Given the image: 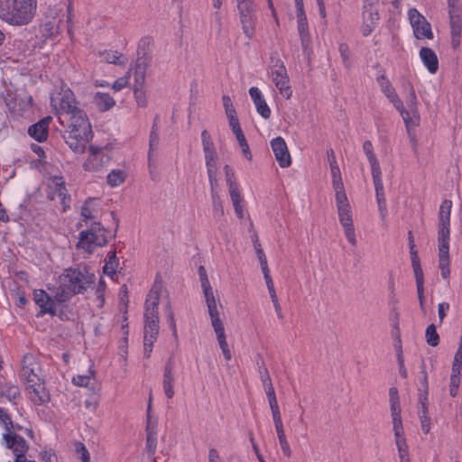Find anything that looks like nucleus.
Listing matches in <instances>:
<instances>
[{"label":"nucleus","mask_w":462,"mask_h":462,"mask_svg":"<svg viewBox=\"0 0 462 462\" xmlns=\"http://www.w3.org/2000/svg\"><path fill=\"white\" fill-rule=\"evenodd\" d=\"M37 0H0V20L12 26H25L36 14Z\"/></svg>","instance_id":"obj_3"},{"label":"nucleus","mask_w":462,"mask_h":462,"mask_svg":"<svg viewBox=\"0 0 462 462\" xmlns=\"http://www.w3.org/2000/svg\"><path fill=\"white\" fill-rule=\"evenodd\" d=\"M276 433H277L279 443H280V446H281L283 455L287 457H290L291 456V449L290 444L288 442V439H287V437L285 434V430H283L278 431Z\"/></svg>","instance_id":"obj_40"},{"label":"nucleus","mask_w":462,"mask_h":462,"mask_svg":"<svg viewBox=\"0 0 462 462\" xmlns=\"http://www.w3.org/2000/svg\"><path fill=\"white\" fill-rule=\"evenodd\" d=\"M51 103L57 110L60 124L66 127L63 134L66 143L73 152H83L92 138V129L73 92L69 88L63 89L58 97L51 98Z\"/></svg>","instance_id":"obj_1"},{"label":"nucleus","mask_w":462,"mask_h":462,"mask_svg":"<svg viewBox=\"0 0 462 462\" xmlns=\"http://www.w3.org/2000/svg\"><path fill=\"white\" fill-rule=\"evenodd\" d=\"M222 100L226 116L232 117L233 116H236L231 98L228 96H223Z\"/></svg>","instance_id":"obj_47"},{"label":"nucleus","mask_w":462,"mask_h":462,"mask_svg":"<svg viewBox=\"0 0 462 462\" xmlns=\"http://www.w3.org/2000/svg\"><path fill=\"white\" fill-rule=\"evenodd\" d=\"M448 5L449 15L461 14V8L459 6L458 0H448Z\"/></svg>","instance_id":"obj_60"},{"label":"nucleus","mask_w":462,"mask_h":462,"mask_svg":"<svg viewBox=\"0 0 462 462\" xmlns=\"http://www.w3.org/2000/svg\"><path fill=\"white\" fill-rule=\"evenodd\" d=\"M335 199L337 208L350 206L345 190L336 192Z\"/></svg>","instance_id":"obj_53"},{"label":"nucleus","mask_w":462,"mask_h":462,"mask_svg":"<svg viewBox=\"0 0 462 462\" xmlns=\"http://www.w3.org/2000/svg\"><path fill=\"white\" fill-rule=\"evenodd\" d=\"M228 189H229V195H230V198H231V200H232L233 204H236L237 202H242L243 201V199H242V196L240 194V191H239L237 184L232 185V186H228Z\"/></svg>","instance_id":"obj_52"},{"label":"nucleus","mask_w":462,"mask_h":462,"mask_svg":"<svg viewBox=\"0 0 462 462\" xmlns=\"http://www.w3.org/2000/svg\"><path fill=\"white\" fill-rule=\"evenodd\" d=\"M270 78L280 94L286 99L291 98L292 90L290 86V79L287 69L280 59L272 60Z\"/></svg>","instance_id":"obj_7"},{"label":"nucleus","mask_w":462,"mask_h":462,"mask_svg":"<svg viewBox=\"0 0 462 462\" xmlns=\"http://www.w3.org/2000/svg\"><path fill=\"white\" fill-rule=\"evenodd\" d=\"M339 52H340V55H341L344 64L346 66H348V61H349V58H350V50H349V47L347 46V44L341 43L339 45Z\"/></svg>","instance_id":"obj_59"},{"label":"nucleus","mask_w":462,"mask_h":462,"mask_svg":"<svg viewBox=\"0 0 462 462\" xmlns=\"http://www.w3.org/2000/svg\"><path fill=\"white\" fill-rule=\"evenodd\" d=\"M77 451L80 455V459L82 460V462L90 461L89 453L83 444H79V446L77 448Z\"/></svg>","instance_id":"obj_64"},{"label":"nucleus","mask_w":462,"mask_h":462,"mask_svg":"<svg viewBox=\"0 0 462 462\" xmlns=\"http://www.w3.org/2000/svg\"><path fill=\"white\" fill-rule=\"evenodd\" d=\"M224 171H225L227 186H232V185L237 184L235 180V175H234V172H233L232 169L230 168V166L226 165L224 167Z\"/></svg>","instance_id":"obj_61"},{"label":"nucleus","mask_w":462,"mask_h":462,"mask_svg":"<svg viewBox=\"0 0 462 462\" xmlns=\"http://www.w3.org/2000/svg\"><path fill=\"white\" fill-rule=\"evenodd\" d=\"M249 95L254 101L258 114L264 119H268L271 116V109L263 98L260 89L256 87H252L249 89Z\"/></svg>","instance_id":"obj_19"},{"label":"nucleus","mask_w":462,"mask_h":462,"mask_svg":"<svg viewBox=\"0 0 462 462\" xmlns=\"http://www.w3.org/2000/svg\"><path fill=\"white\" fill-rule=\"evenodd\" d=\"M425 338L428 345L437 346L439 343V336L437 332L435 325L431 324L427 327L425 331Z\"/></svg>","instance_id":"obj_37"},{"label":"nucleus","mask_w":462,"mask_h":462,"mask_svg":"<svg viewBox=\"0 0 462 462\" xmlns=\"http://www.w3.org/2000/svg\"><path fill=\"white\" fill-rule=\"evenodd\" d=\"M363 150L371 166L372 177L382 175L379 162L374 152L373 144L370 141H365L363 144Z\"/></svg>","instance_id":"obj_26"},{"label":"nucleus","mask_w":462,"mask_h":462,"mask_svg":"<svg viewBox=\"0 0 462 462\" xmlns=\"http://www.w3.org/2000/svg\"><path fill=\"white\" fill-rule=\"evenodd\" d=\"M51 187L54 189V193L60 199V202L64 207V209L69 207V201L70 199L68 190L65 186V181L60 176H54L51 180Z\"/></svg>","instance_id":"obj_23"},{"label":"nucleus","mask_w":462,"mask_h":462,"mask_svg":"<svg viewBox=\"0 0 462 462\" xmlns=\"http://www.w3.org/2000/svg\"><path fill=\"white\" fill-rule=\"evenodd\" d=\"M145 80V68L140 62H137L134 66V86L143 88Z\"/></svg>","instance_id":"obj_39"},{"label":"nucleus","mask_w":462,"mask_h":462,"mask_svg":"<svg viewBox=\"0 0 462 462\" xmlns=\"http://www.w3.org/2000/svg\"><path fill=\"white\" fill-rule=\"evenodd\" d=\"M207 307L217 306L222 307L219 300L216 299L211 286L202 289Z\"/></svg>","instance_id":"obj_41"},{"label":"nucleus","mask_w":462,"mask_h":462,"mask_svg":"<svg viewBox=\"0 0 462 462\" xmlns=\"http://www.w3.org/2000/svg\"><path fill=\"white\" fill-rule=\"evenodd\" d=\"M389 401L391 408L392 418L401 417V405L399 402L398 390L395 387H392L389 390Z\"/></svg>","instance_id":"obj_32"},{"label":"nucleus","mask_w":462,"mask_h":462,"mask_svg":"<svg viewBox=\"0 0 462 462\" xmlns=\"http://www.w3.org/2000/svg\"><path fill=\"white\" fill-rule=\"evenodd\" d=\"M449 20H450L451 46L453 49H457L460 45L461 32H462L461 14L449 15Z\"/></svg>","instance_id":"obj_22"},{"label":"nucleus","mask_w":462,"mask_h":462,"mask_svg":"<svg viewBox=\"0 0 462 462\" xmlns=\"http://www.w3.org/2000/svg\"><path fill=\"white\" fill-rule=\"evenodd\" d=\"M452 208V201L445 199L439 211V230H438V245H439V262L440 274L447 279L450 274L449 269V236H450V214Z\"/></svg>","instance_id":"obj_4"},{"label":"nucleus","mask_w":462,"mask_h":462,"mask_svg":"<svg viewBox=\"0 0 462 462\" xmlns=\"http://www.w3.org/2000/svg\"><path fill=\"white\" fill-rule=\"evenodd\" d=\"M237 142H238L239 145L241 146L242 152L245 154V158L250 160L251 153H250L249 145L247 144L245 134H240V136L237 138Z\"/></svg>","instance_id":"obj_57"},{"label":"nucleus","mask_w":462,"mask_h":462,"mask_svg":"<svg viewBox=\"0 0 462 462\" xmlns=\"http://www.w3.org/2000/svg\"><path fill=\"white\" fill-rule=\"evenodd\" d=\"M271 146L280 167H289L291 163V158L284 139L280 136L273 139L271 141Z\"/></svg>","instance_id":"obj_16"},{"label":"nucleus","mask_w":462,"mask_h":462,"mask_svg":"<svg viewBox=\"0 0 462 462\" xmlns=\"http://www.w3.org/2000/svg\"><path fill=\"white\" fill-rule=\"evenodd\" d=\"M0 423L5 429V433H9L10 435H14L11 431V429L13 428L12 420H11L9 415L2 408H0Z\"/></svg>","instance_id":"obj_46"},{"label":"nucleus","mask_w":462,"mask_h":462,"mask_svg":"<svg viewBox=\"0 0 462 462\" xmlns=\"http://www.w3.org/2000/svg\"><path fill=\"white\" fill-rule=\"evenodd\" d=\"M146 451L149 455H154L157 448L156 429L150 421L146 427Z\"/></svg>","instance_id":"obj_31"},{"label":"nucleus","mask_w":462,"mask_h":462,"mask_svg":"<svg viewBox=\"0 0 462 462\" xmlns=\"http://www.w3.org/2000/svg\"><path fill=\"white\" fill-rule=\"evenodd\" d=\"M0 394L8 400H14L20 395V391L16 385H5L1 387Z\"/></svg>","instance_id":"obj_42"},{"label":"nucleus","mask_w":462,"mask_h":462,"mask_svg":"<svg viewBox=\"0 0 462 462\" xmlns=\"http://www.w3.org/2000/svg\"><path fill=\"white\" fill-rule=\"evenodd\" d=\"M376 81L381 91L386 96L393 106L396 109H400L402 107V100L398 97L389 79L384 75H380L376 78Z\"/></svg>","instance_id":"obj_18"},{"label":"nucleus","mask_w":462,"mask_h":462,"mask_svg":"<svg viewBox=\"0 0 462 462\" xmlns=\"http://www.w3.org/2000/svg\"><path fill=\"white\" fill-rule=\"evenodd\" d=\"M421 410L419 412V418L420 421V427L423 433L428 434L430 431V418L428 415V398L426 395L423 398H420Z\"/></svg>","instance_id":"obj_30"},{"label":"nucleus","mask_w":462,"mask_h":462,"mask_svg":"<svg viewBox=\"0 0 462 462\" xmlns=\"http://www.w3.org/2000/svg\"><path fill=\"white\" fill-rule=\"evenodd\" d=\"M93 103L101 112L110 110L116 106V100L108 93L97 91L93 96Z\"/></svg>","instance_id":"obj_24"},{"label":"nucleus","mask_w":462,"mask_h":462,"mask_svg":"<svg viewBox=\"0 0 462 462\" xmlns=\"http://www.w3.org/2000/svg\"><path fill=\"white\" fill-rule=\"evenodd\" d=\"M373 181L375 189V196L378 204V210L380 212V217L382 219H384L387 214V208L382 175L373 177Z\"/></svg>","instance_id":"obj_21"},{"label":"nucleus","mask_w":462,"mask_h":462,"mask_svg":"<svg viewBox=\"0 0 462 462\" xmlns=\"http://www.w3.org/2000/svg\"><path fill=\"white\" fill-rule=\"evenodd\" d=\"M125 177L126 174L124 171L119 169L113 170L108 173L106 177L107 183L112 187H116L125 181Z\"/></svg>","instance_id":"obj_33"},{"label":"nucleus","mask_w":462,"mask_h":462,"mask_svg":"<svg viewBox=\"0 0 462 462\" xmlns=\"http://www.w3.org/2000/svg\"><path fill=\"white\" fill-rule=\"evenodd\" d=\"M95 372L89 370L87 374H78L72 378V382L75 385L80 387H91V381L94 380Z\"/></svg>","instance_id":"obj_34"},{"label":"nucleus","mask_w":462,"mask_h":462,"mask_svg":"<svg viewBox=\"0 0 462 462\" xmlns=\"http://www.w3.org/2000/svg\"><path fill=\"white\" fill-rule=\"evenodd\" d=\"M402 117L404 121L407 133L415 131V128L420 125V115H402Z\"/></svg>","instance_id":"obj_38"},{"label":"nucleus","mask_w":462,"mask_h":462,"mask_svg":"<svg viewBox=\"0 0 462 462\" xmlns=\"http://www.w3.org/2000/svg\"><path fill=\"white\" fill-rule=\"evenodd\" d=\"M98 57L102 61L110 64L125 65L127 62L120 52L112 50H106L98 52Z\"/></svg>","instance_id":"obj_28"},{"label":"nucleus","mask_w":462,"mask_h":462,"mask_svg":"<svg viewBox=\"0 0 462 462\" xmlns=\"http://www.w3.org/2000/svg\"><path fill=\"white\" fill-rule=\"evenodd\" d=\"M51 121V116L44 117L38 123L31 125L28 129V134H30V136H32L38 142H42L46 140L48 136V128Z\"/></svg>","instance_id":"obj_20"},{"label":"nucleus","mask_w":462,"mask_h":462,"mask_svg":"<svg viewBox=\"0 0 462 462\" xmlns=\"http://www.w3.org/2000/svg\"><path fill=\"white\" fill-rule=\"evenodd\" d=\"M199 274L202 289L211 286L204 266H199Z\"/></svg>","instance_id":"obj_62"},{"label":"nucleus","mask_w":462,"mask_h":462,"mask_svg":"<svg viewBox=\"0 0 462 462\" xmlns=\"http://www.w3.org/2000/svg\"><path fill=\"white\" fill-rule=\"evenodd\" d=\"M99 213V203L95 199H88L81 208V217L84 220L95 219Z\"/></svg>","instance_id":"obj_27"},{"label":"nucleus","mask_w":462,"mask_h":462,"mask_svg":"<svg viewBox=\"0 0 462 462\" xmlns=\"http://www.w3.org/2000/svg\"><path fill=\"white\" fill-rule=\"evenodd\" d=\"M214 331L216 333V336H217V341H218V344H219V346H220L221 350L225 349V348H227L228 347V344H227V341H226L224 327L218 328H215Z\"/></svg>","instance_id":"obj_48"},{"label":"nucleus","mask_w":462,"mask_h":462,"mask_svg":"<svg viewBox=\"0 0 462 462\" xmlns=\"http://www.w3.org/2000/svg\"><path fill=\"white\" fill-rule=\"evenodd\" d=\"M420 57L430 73H435L439 69V61L436 53L428 47H422Z\"/></svg>","instance_id":"obj_25"},{"label":"nucleus","mask_w":462,"mask_h":462,"mask_svg":"<svg viewBox=\"0 0 462 462\" xmlns=\"http://www.w3.org/2000/svg\"><path fill=\"white\" fill-rule=\"evenodd\" d=\"M298 18V32L301 41V46L304 51L309 47L310 37L309 33V27L307 23L306 14L297 15Z\"/></svg>","instance_id":"obj_29"},{"label":"nucleus","mask_w":462,"mask_h":462,"mask_svg":"<svg viewBox=\"0 0 462 462\" xmlns=\"http://www.w3.org/2000/svg\"><path fill=\"white\" fill-rule=\"evenodd\" d=\"M240 23L245 36L252 39L255 32V6L254 0L237 1Z\"/></svg>","instance_id":"obj_9"},{"label":"nucleus","mask_w":462,"mask_h":462,"mask_svg":"<svg viewBox=\"0 0 462 462\" xmlns=\"http://www.w3.org/2000/svg\"><path fill=\"white\" fill-rule=\"evenodd\" d=\"M131 77V69H129L125 76L117 79L112 85L114 91L118 92L128 86Z\"/></svg>","instance_id":"obj_43"},{"label":"nucleus","mask_w":462,"mask_h":462,"mask_svg":"<svg viewBox=\"0 0 462 462\" xmlns=\"http://www.w3.org/2000/svg\"><path fill=\"white\" fill-rule=\"evenodd\" d=\"M118 265V261L116 256V252L108 253V260L106 262L103 271L106 274L112 276L116 273Z\"/></svg>","instance_id":"obj_36"},{"label":"nucleus","mask_w":462,"mask_h":462,"mask_svg":"<svg viewBox=\"0 0 462 462\" xmlns=\"http://www.w3.org/2000/svg\"><path fill=\"white\" fill-rule=\"evenodd\" d=\"M460 377L456 376V374H451L449 383V394L452 397H456L457 395Z\"/></svg>","instance_id":"obj_51"},{"label":"nucleus","mask_w":462,"mask_h":462,"mask_svg":"<svg viewBox=\"0 0 462 462\" xmlns=\"http://www.w3.org/2000/svg\"><path fill=\"white\" fill-rule=\"evenodd\" d=\"M399 457L409 456V448L405 439L395 441Z\"/></svg>","instance_id":"obj_56"},{"label":"nucleus","mask_w":462,"mask_h":462,"mask_svg":"<svg viewBox=\"0 0 462 462\" xmlns=\"http://www.w3.org/2000/svg\"><path fill=\"white\" fill-rule=\"evenodd\" d=\"M110 161L111 156L107 150L90 145L88 158L83 163V169L90 172H98L107 167Z\"/></svg>","instance_id":"obj_8"},{"label":"nucleus","mask_w":462,"mask_h":462,"mask_svg":"<svg viewBox=\"0 0 462 462\" xmlns=\"http://www.w3.org/2000/svg\"><path fill=\"white\" fill-rule=\"evenodd\" d=\"M259 374L263 386L272 384V380L266 367L260 368Z\"/></svg>","instance_id":"obj_63"},{"label":"nucleus","mask_w":462,"mask_h":462,"mask_svg":"<svg viewBox=\"0 0 462 462\" xmlns=\"http://www.w3.org/2000/svg\"><path fill=\"white\" fill-rule=\"evenodd\" d=\"M134 93L137 105L141 107H145L147 106V99L143 88L134 86Z\"/></svg>","instance_id":"obj_45"},{"label":"nucleus","mask_w":462,"mask_h":462,"mask_svg":"<svg viewBox=\"0 0 462 462\" xmlns=\"http://www.w3.org/2000/svg\"><path fill=\"white\" fill-rule=\"evenodd\" d=\"M7 448L13 450L15 456L14 462H35V460H27L24 457L25 452L28 450V444L25 439L19 435H10L9 433H3Z\"/></svg>","instance_id":"obj_12"},{"label":"nucleus","mask_w":462,"mask_h":462,"mask_svg":"<svg viewBox=\"0 0 462 462\" xmlns=\"http://www.w3.org/2000/svg\"><path fill=\"white\" fill-rule=\"evenodd\" d=\"M254 250H255L257 258L259 260L262 271L269 269L268 263H267V259H266L265 254L262 248V245H256V249H254Z\"/></svg>","instance_id":"obj_50"},{"label":"nucleus","mask_w":462,"mask_h":462,"mask_svg":"<svg viewBox=\"0 0 462 462\" xmlns=\"http://www.w3.org/2000/svg\"><path fill=\"white\" fill-rule=\"evenodd\" d=\"M41 313H49L51 316L56 314L54 300L51 297H49L48 301L41 307Z\"/></svg>","instance_id":"obj_55"},{"label":"nucleus","mask_w":462,"mask_h":462,"mask_svg":"<svg viewBox=\"0 0 462 462\" xmlns=\"http://www.w3.org/2000/svg\"><path fill=\"white\" fill-rule=\"evenodd\" d=\"M219 305L208 307V312L211 320L213 328H218L224 327L223 322L220 319Z\"/></svg>","instance_id":"obj_35"},{"label":"nucleus","mask_w":462,"mask_h":462,"mask_svg":"<svg viewBox=\"0 0 462 462\" xmlns=\"http://www.w3.org/2000/svg\"><path fill=\"white\" fill-rule=\"evenodd\" d=\"M161 291L162 285L155 282L150 290L144 303L143 356L145 358L151 356L153 344L159 336V302Z\"/></svg>","instance_id":"obj_2"},{"label":"nucleus","mask_w":462,"mask_h":462,"mask_svg":"<svg viewBox=\"0 0 462 462\" xmlns=\"http://www.w3.org/2000/svg\"><path fill=\"white\" fill-rule=\"evenodd\" d=\"M104 292H105L104 282L100 281V282L96 290V302H97V306L99 308H101L105 302Z\"/></svg>","instance_id":"obj_54"},{"label":"nucleus","mask_w":462,"mask_h":462,"mask_svg":"<svg viewBox=\"0 0 462 462\" xmlns=\"http://www.w3.org/2000/svg\"><path fill=\"white\" fill-rule=\"evenodd\" d=\"M49 297L43 290H36L33 292L34 301L40 308L48 301Z\"/></svg>","instance_id":"obj_49"},{"label":"nucleus","mask_w":462,"mask_h":462,"mask_svg":"<svg viewBox=\"0 0 462 462\" xmlns=\"http://www.w3.org/2000/svg\"><path fill=\"white\" fill-rule=\"evenodd\" d=\"M174 362L170 357L163 369L162 388L167 398L171 399L174 396Z\"/></svg>","instance_id":"obj_17"},{"label":"nucleus","mask_w":462,"mask_h":462,"mask_svg":"<svg viewBox=\"0 0 462 462\" xmlns=\"http://www.w3.org/2000/svg\"><path fill=\"white\" fill-rule=\"evenodd\" d=\"M93 275L79 269H67L58 278V288L55 300L63 303L79 293L84 292L92 282Z\"/></svg>","instance_id":"obj_5"},{"label":"nucleus","mask_w":462,"mask_h":462,"mask_svg":"<svg viewBox=\"0 0 462 462\" xmlns=\"http://www.w3.org/2000/svg\"><path fill=\"white\" fill-rule=\"evenodd\" d=\"M107 243V231L98 222L91 224L90 227L79 233L77 248L91 254L97 247Z\"/></svg>","instance_id":"obj_6"},{"label":"nucleus","mask_w":462,"mask_h":462,"mask_svg":"<svg viewBox=\"0 0 462 462\" xmlns=\"http://www.w3.org/2000/svg\"><path fill=\"white\" fill-rule=\"evenodd\" d=\"M21 373L27 382H37L44 377L36 356L31 353L23 355L21 361Z\"/></svg>","instance_id":"obj_11"},{"label":"nucleus","mask_w":462,"mask_h":462,"mask_svg":"<svg viewBox=\"0 0 462 462\" xmlns=\"http://www.w3.org/2000/svg\"><path fill=\"white\" fill-rule=\"evenodd\" d=\"M412 268H413L414 276H415V280H416V285L417 286L424 285L423 272H422L420 263L412 265Z\"/></svg>","instance_id":"obj_58"},{"label":"nucleus","mask_w":462,"mask_h":462,"mask_svg":"<svg viewBox=\"0 0 462 462\" xmlns=\"http://www.w3.org/2000/svg\"><path fill=\"white\" fill-rule=\"evenodd\" d=\"M203 151L205 153L206 165L208 169V179L212 182V171L217 170V152L214 143L207 130L201 133Z\"/></svg>","instance_id":"obj_14"},{"label":"nucleus","mask_w":462,"mask_h":462,"mask_svg":"<svg viewBox=\"0 0 462 462\" xmlns=\"http://www.w3.org/2000/svg\"><path fill=\"white\" fill-rule=\"evenodd\" d=\"M337 214H338V219L339 222L344 229L345 236L347 239V241L352 245H356L357 239L355 232V227L353 224V216L351 211V207H343L338 208Z\"/></svg>","instance_id":"obj_13"},{"label":"nucleus","mask_w":462,"mask_h":462,"mask_svg":"<svg viewBox=\"0 0 462 462\" xmlns=\"http://www.w3.org/2000/svg\"><path fill=\"white\" fill-rule=\"evenodd\" d=\"M26 388L30 400L36 405H41L50 400V394L44 385V377L37 382H27Z\"/></svg>","instance_id":"obj_15"},{"label":"nucleus","mask_w":462,"mask_h":462,"mask_svg":"<svg viewBox=\"0 0 462 462\" xmlns=\"http://www.w3.org/2000/svg\"><path fill=\"white\" fill-rule=\"evenodd\" d=\"M410 23L413 29L414 36L420 39H432L433 33L430 23L420 14L417 9L411 8L408 12Z\"/></svg>","instance_id":"obj_10"},{"label":"nucleus","mask_w":462,"mask_h":462,"mask_svg":"<svg viewBox=\"0 0 462 462\" xmlns=\"http://www.w3.org/2000/svg\"><path fill=\"white\" fill-rule=\"evenodd\" d=\"M212 200L214 217L219 219L222 217H224V208L222 205V201L220 200L219 197L217 194H213Z\"/></svg>","instance_id":"obj_44"}]
</instances>
